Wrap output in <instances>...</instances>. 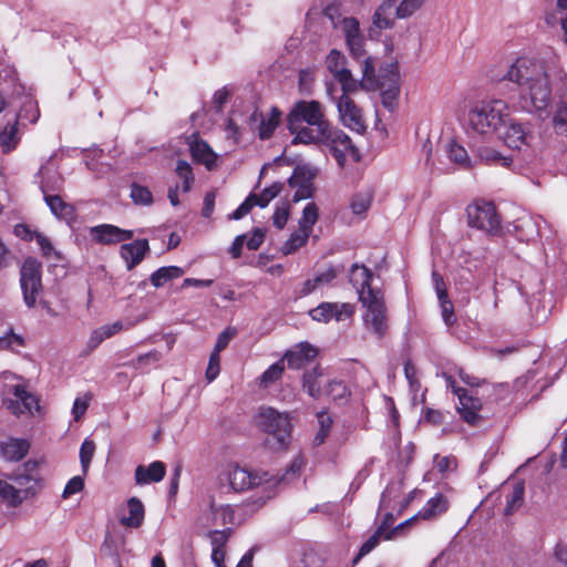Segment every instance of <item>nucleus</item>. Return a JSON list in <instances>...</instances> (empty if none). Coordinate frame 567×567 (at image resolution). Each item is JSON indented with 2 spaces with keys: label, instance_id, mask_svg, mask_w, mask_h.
<instances>
[{
  "label": "nucleus",
  "instance_id": "nucleus-17",
  "mask_svg": "<svg viewBox=\"0 0 567 567\" xmlns=\"http://www.w3.org/2000/svg\"><path fill=\"white\" fill-rule=\"evenodd\" d=\"M150 250L147 239H137L130 244H123L120 248V255L126 262V268L132 270L145 257Z\"/></svg>",
  "mask_w": 567,
  "mask_h": 567
},
{
  "label": "nucleus",
  "instance_id": "nucleus-36",
  "mask_svg": "<svg viewBox=\"0 0 567 567\" xmlns=\"http://www.w3.org/2000/svg\"><path fill=\"white\" fill-rule=\"evenodd\" d=\"M447 511V501L442 494H436L434 497L430 498L424 506V508L420 512V516L424 519H429L435 516H439Z\"/></svg>",
  "mask_w": 567,
  "mask_h": 567
},
{
  "label": "nucleus",
  "instance_id": "nucleus-47",
  "mask_svg": "<svg viewBox=\"0 0 567 567\" xmlns=\"http://www.w3.org/2000/svg\"><path fill=\"white\" fill-rule=\"evenodd\" d=\"M130 197L136 205L150 206L153 203V195L151 190L147 187L136 183L131 185Z\"/></svg>",
  "mask_w": 567,
  "mask_h": 567
},
{
  "label": "nucleus",
  "instance_id": "nucleus-27",
  "mask_svg": "<svg viewBox=\"0 0 567 567\" xmlns=\"http://www.w3.org/2000/svg\"><path fill=\"white\" fill-rule=\"evenodd\" d=\"M281 115L282 113L277 107H272L268 117L264 118L262 115L259 114L258 111L256 110L251 114L250 121L257 122L260 120L258 135L261 140H267L272 135L274 131L278 126Z\"/></svg>",
  "mask_w": 567,
  "mask_h": 567
},
{
  "label": "nucleus",
  "instance_id": "nucleus-57",
  "mask_svg": "<svg viewBox=\"0 0 567 567\" xmlns=\"http://www.w3.org/2000/svg\"><path fill=\"white\" fill-rule=\"evenodd\" d=\"M255 196L248 195V197L231 213L229 216L230 219H241L244 216H246L255 205Z\"/></svg>",
  "mask_w": 567,
  "mask_h": 567
},
{
  "label": "nucleus",
  "instance_id": "nucleus-52",
  "mask_svg": "<svg viewBox=\"0 0 567 567\" xmlns=\"http://www.w3.org/2000/svg\"><path fill=\"white\" fill-rule=\"evenodd\" d=\"M326 64L330 73L336 76L340 71L346 69V58L341 52L331 50L327 56Z\"/></svg>",
  "mask_w": 567,
  "mask_h": 567
},
{
  "label": "nucleus",
  "instance_id": "nucleus-43",
  "mask_svg": "<svg viewBox=\"0 0 567 567\" xmlns=\"http://www.w3.org/2000/svg\"><path fill=\"white\" fill-rule=\"evenodd\" d=\"M340 84L342 89V94H351L362 87L361 81L355 80L349 69H344L340 71L336 76H333Z\"/></svg>",
  "mask_w": 567,
  "mask_h": 567
},
{
  "label": "nucleus",
  "instance_id": "nucleus-19",
  "mask_svg": "<svg viewBox=\"0 0 567 567\" xmlns=\"http://www.w3.org/2000/svg\"><path fill=\"white\" fill-rule=\"evenodd\" d=\"M288 183L290 187L297 188L292 196L293 203L310 198L313 194L311 179L306 176L303 168L297 167Z\"/></svg>",
  "mask_w": 567,
  "mask_h": 567
},
{
  "label": "nucleus",
  "instance_id": "nucleus-1",
  "mask_svg": "<svg viewBox=\"0 0 567 567\" xmlns=\"http://www.w3.org/2000/svg\"><path fill=\"white\" fill-rule=\"evenodd\" d=\"M504 79L518 86L517 104L526 112H546L551 103V85L542 60L520 56L508 68Z\"/></svg>",
  "mask_w": 567,
  "mask_h": 567
},
{
  "label": "nucleus",
  "instance_id": "nucleus-42",
  "mask_svg": "<svg viewBox=\"0 0 567 567\" xmlns=\"http://www.w3.org/2000/svg\"><path fill=\"white\" fill-rule=\"evenodd\" d=\"M285 371L284 360H278L271 364L259 378V384L261 388H268L276 381H278Z\"/></svg>",
  "mask_w": 567,
  "mask_h": 567
},
{
  "label": "nucleus",
  "instance_id": "nucleus-4",
  "mask_svg": "<svg viewBox=\"0 0 567 567\" xmlns=\"http://www.w3.org/2000/svg\"><path fill=\"white\" fill-rule=\"evenodd\" d=\"M303 465V460L296 457L280 478L269 475L267 472H252L246 467L234 465L228 468L227 480L229 486L235 492H244L257 487H262L264 491L270 492L280 482L292 481L299 474Z\"/></svg>",
  "mask_w": 567,
  "mask_h": 567
},
{
  "label": "nucleus",
  "instance_id": "nucleus-8",
  "mask_svg": "<svg viewBox=\"0 0 567 567\" xmlns=\"http://www.w3.org/2000/svg\"><path fill=\"white\" fill-rule=\"evenodd\" d=\"M315 144H323L329 147L340 167H344L348 156L354 162L360 161V153L351 138L343 131L332 128L331 125L327 128L326 135Z\"/></svg>",
  "mask_w": 567,
  "mask_h": 567
},
{
  "label": "nucleus",
  "instance_id": "nucleus-15",
  "mask_svg": "<svg viewBox=\"0 0 567 567\" xmlns=\"http://www.w3.org/2000/svg\"><path fill=\"white\" fill-rule=\"evenodd\" d=\"M90 236L97 244L112 245L132 239L134 233L111 224H102L91 227Z\"/></svg>",
  "mask_w": 567,
  "mask_h": 567
},
{
  "label": "nucleus",
  "instance_id": "nucleus-20",
  "mask_svg": "<svg viewBox=\"0 0 567 567\" xmlns=\"http://www.w3.org/2000/svg\"><path fill=\"white\" fill-rule=\"evenodd\" d=\"M514 229L520 241H533L539 236V217L524 215L515 221Z\"/></svg>",
  "mask_w": 567,
  "mask_h": 567
},
{
  "label": "nucleus",
  "instance_id": "nucleus-29",
  "mask_svg": "<svg viewBox=\"0 0 567 567\" xmlns=\"http://www.w3.org/2000/svg\"><path fill=\"white\" fill-rule=\"evenodd\" d=\"M128 516L121 518V524L130 528H138L145 516L143 503L137 497H131L127 501Z\"/></svg>",
  "mask_w": 567,
  "mask_h": 567
},
{
  "label": "nucleus",
  "instance_id": "nucleus-2",
  "mask_svg": "<svg viewBox=\"0 0 567 567\" xmlns=\"http://www.w3.org/2000/svg\"><path fill=\"white\" fill-rule=\"evenodd\" d=\"M329 126L322 104L315 100L296 102L287 115L292 144H315L326 135Z\"/></svg>",
  "mask_w": 567,
  "mask_h": 567
},
{
  "label": "nucleus",
  "instance_id": "nucleus-41",
  "mask_svg": "<svg viewBox=\"0 0 567 567\" xmlns=\"http://www.w3.org/2000/svg\"><path fill=\"white\" fill-rule=\"evenodd\" d=\"M318 218H319L318 206L313 202L308 203L302 210L301 218L299 219L300 230H306L311 234L312 227L318 221Z\"/></svg>",
  "mask_w": 567,
  "mask_h": 567
},
{
  "label": "nucleus",
  "instance_id": "nucleus-53",
  "mask_svg": "<svg viewBox=\"0 0 567 567\" xmlns=\"http://www.w3.org/2000/svg\"><path fill=\"white\" fill-rule=\"evenodd\" d=\"M162 359V353L157 350H152L147 353L138 355L131 362L134 369H143L147 365L155 364Z\"/></svg>",
  "mask_w": 567,
  "mask_h": 567
},
{
  "label": "nucleus",
  "instance_id": "nucleus-9",
  "mask_svg": "<svg viewBox=\"0 0 567 567\" xmlns=\"http://www.w3.org/2000/svg\"><path fill=\"white\" fill-rule=\"evenodd\" d=\"M42 265L34 258L24 260L20 270V285L28 308H33L42 289Z\"/></svg>",
  "mask_w": 567,
  "mask_h": 567
},
{
  "label": "nucleus",
  "instance_id": "nucleus-34",
  "mask_svg": "<svg viewBox=\"0 0 567 567\" xmlns=\"http://www.w3.org/2000/svg\"><path fill=\"white\" fill-rule=\"evenodd\" d=\"M525 486L523 482H517L513 485L511 492L506 495V506L504 514L506 516L516 512L524 503Z\"/></svg>",
  "mask_w": 567,
  "mask_h": 567
},
{
  "label": "nucleus",
  "instance_id": "nucleus-18",
  "mask_svg": "<svg viewBox=\"0 0 567 567\" xmlns=\"http://www.w3.org/2000/svg\"><path fill=\"white\" fill-rule=\"evenodd\" d=\"M501 138L513 150H522L523 146L528 145V134L525 127L514 121L506 122L505 131L501 134Z\"/></svg>",
  "mask_w": 567,
  "mask_h": 567
},
{
  "label": "nucleus",
  "instance_id": "nucleus-10",
  "mask_svg": "<svg viewBox=\"0 0 567 567\" xmlns=\"http://www.w3.org/2000/svg\"><path fill=\"white\" fill-rule=\"evenodd\" d=\"M467 221L471 227H475L491 235H496L501 227V221L495 206L488 202L475 203L467 207Z\"/></svg>",
  "mask_w": 567,
  "mask_h": 567
},
{
  "label": "nucleus",
  "instance_id": "nucleus-33",
  "mask_svg": "<svg viewBox=\"0 0 567 567\" xmlns=\"http://www.w3.org/2000/svg\"><path fill=\"white\" fill-rule=\"evenodd\" d=\"M184 275V270L177 266L161 267L151 275V284L159 288L172 279L179 278Z\"/></svg>",
  "mask_w": 567,
  "mask_h": 567
},
{
  "label": "nucleus",
  "instance_id": "nucleus-64",
  "mask_svg": "<svg viewBox=\"0 0 567 567\" xmlns=\"http://www.w3.org/2000/svg\"><path fill=\"white\" fill-rule=\"evenodd\" d=\"M546 21L548 24H551V25L559 23L564 31L565 40L567 42V12L559 13V14L550 13L547 16Z\"/></svg>",
  "mask_w": 567,
  "mask_h": 567
},
{
  "label": "nucleus",
  "instance_id": "nucleus-48",
  "mask_svg": "<svg viewBox=\"0 0 567 567\" xmlns=\"http://www.w3.org/2000/svg\"><path fill=\"white\" fill-rule=\"evenodd\" d=\"M384 533V527L380 526L360 547L358 555L353 558L352 564L355 565L359 560L371 553L380 543L381 536Z\"/></svg>",
  "mask_w": 567,
  "mask_h": 567
},
{
  "label": "nucleus",
  "instance_id": "nucleus-12",
  "mask_svg": "<svg viewBox=\"0 0 567 567\" xmlns=\"http://www.w3.org/2000/svg\"><path fill=\"white\" fill-rule=\"evenodd\" d=\"M355 307L349 302H321L309 311L312 320L328 323L332 319L336 321H344L354 315Z\"/></svg>",
  "mask_w": 567,
  "mask_h": 567
},
{
  "label": "nucleus",
  "instance_id": "nucleus-16",
  "mask_svg": "<svg viewBox=\"0 0 567 567\" xmlns=\"http://www.w3.org/2000/svg\"><path fill=\"white\" fill-rule=\"evenodd\" d=\"M317 357V349L307 342H301L295 349L286 352L281 360H286L290 369H301Z\"/></svg>",
  "mask_w": 567,
  "mask_h": 567
},
{
  "label": "nucleus",
  "instance_id": "nucleus-58",
  "mask_svg": "<svg viewBox=\"0 0 567 567\" xmlns=\"http://www.w3.org/2000/svg\"><path fill=\"white\" fill-rule=\"evenodd\" d=\"M84 488V480L81 476H73L65 485L62 493L63 498H69L71 495L81 492Z\"/></svg>",
  "mask_w": 567,
  "mask_h": 567
},
{
  "label": "nucleus",
  "instance_id": "nucleus-55",
  "mask_svg": "<svg viewBox=\"0 0 567 567\" xmlns=\"http://www.w3.org/2000/svg\"><path fill=\"white\" fill-rule=\"evenodd\" d=\"M327 394L333 400H342L349 395V390L342 381H331L327 386Z\"/></svg>",
  "mask_w": 567,
  "mask_h": 567
},
{
  "label": "nucleus",
  "instance_id": "nucleus-63",
  "mask_svg": "<svg viewBox=\"0 0 567 567\" xmlns=\"http://www.w3.org/2000/svg\"><path fill=\"white\" fill-rule=\"evenodd\" d=\"M215 199H216V193L214 190L208 192L205 195L204 203H203V209H202V215L205 218H209L213 215L214 208H215Z\"/></svg>",
  "mask_w": 567,
  "mask_h": 567
},
{
  "label": "nucleus",
  "instance_id": "nucleus-3",
  "mask_svg": "<svg viewBox=\"0 0 567 567\" xmlns=\"http://www.w3.org/2000/svg\"><path fill=\"white\" fill-rule=\"evenodd\" d=\"M357 270L361 271L362 277L361 288L358 290L359 299L367 307V312L363 317L364 323L370 331L380 338L384 336L388 329L383 292L371 287L373 275L369 268L358 264L352 265L351 274H354Z\"/></svg>",
  "mask_w": 567,
  "mask_h": 567
},
{
  "label": "nucleus",
  "instance_id": "nucleus-11",
  "mask_svg": "<svg viewBox=\"0 0 567 567\" xmlns=\"http://www.w3.org/2000/svg\"><path fill=\"white\" fill-rule=\"evenodd\" d=\"M443 377L446 381L447 388H450L458 398L460 405L457 406V410L462 419L471 425H476L481 420V416L478 415V411L482 408L480 399L468 395L465 389L457 386L455 380L451 375L443 373Z\"/></svg>",
  "mask_w": 567,
  "mask_h": 567
},
{
  "label": "nucleus",
  "instance_id": "nucleus-59",
  "mask_svg": "<svg viewBox=\"0 0 567 567\" xmlns=\"http://www.w3.org/2000/svg\"><path fill=\"white\" fill-rule=\"evenodd\" d=\"M219 353H217V351H213L209 357V362L206 370V379L208 380V382L214 381L219 374Z\"/></svg>",
  "mask_w": 567,
  "mask_h": 567
},
{
  "label": "nucleus",
  "instance_id": "nucleus-44",
  "mask_svg": "<svg viewBox=\"0 0 567 567\" xmlns=\"http://www.w3.org/2000/svg\"><path fill=\"white\" fill-rule=\"evenodd\" d=\"M284 188L282 183H274L271 186L265 188L260 194H249L255 196V205L265 208L275 197H277Z\"/></svg>",
  "mask_w": 567,
  "mask_h": 567
},
{
  "label": "nucleus",
  "instance_id": "nucleus-30",
  "mask_svg": "<svg viewBox=\"0 0 567 567\" xmlns=\"http://www.w3.org/2000/svg\"><path fill=\"white\" fill-rule=\"evenodd\" d=\"M555 128L567 136V78L563 79V89L559 94V103L553 118Z\"/></svg>",
  "mask_w": 567,
  "mask_h": 567
},
{
  "label": "nucleus",
  "instance_id": "nucleus-31",
  "mask_svg": "<svg viewBox=\"0 0 567 567\" xmlns=\"http://www.w3.org/2000/svg\"><path fill=\"white\" fill-rule=\"evenodd\" d=\"M44 200L51 213L60 219L70 220L73 218V207L65 203L59 195L52 194L44 196Z\"/></svg>",
  "mask_w": 567,
  "mask_h": 567
},
{
  "label": "nucleus",
  "instance_id": "nucleus-50",
  "mask_svg": "<svg viewBox=\"0 0 567 567\" xmlns=\"http://www.w3.org/2000/svg\"><path fill=\"white\" fill-rule=\"evenodd\" d=\"M94 453L95 443L90 439H85L80 447V462L83 474L87 473Z\"/></svg>",
  "mask_w": 567,
  "mask_h": 567
},
{
  "label": "nucleus",
  "instance_id": "nucleus-23",
  "mask_svg": "<svg viewBox=\"0 0 567 567\" xmlns=\"http://www.w3.org/2000/svg\"><path fill=\"white\" fill-rule=\"evenodd\" d=\"M40 188L44 196L52 195L53 192H59L63 186V178L55 168L49 164L42 165L39 169Z\"/></svg>",
  "mask_w": 567,
  "mask_h": 567
},
{
  "label": "nucleus",
  "instance_id": "nucleus-32",
  "mask_svg": "<svg viewBox=\"0 0 567 567\" xmlns=\"http://www.w3.org/2000/svg\"><path fill=\"white\" fill-rule=\"evenodd\" d=\"M332 10L333 9L328 8L326 11V14L330 18L334 28H338V27L341 28V30L346 37V40L361 34L360 23L357 18L347 17V18H342L340 20H336L331 13Z\"/></svg>",
  "mask_w": 567,
  "mask_h": 567
},
{
  "label": "nucleus",
  "instance_id": "nucleus-46",
  "mask_svg": "<svg viewBox=\"0 0 567 567\" xmlns=\"http://www.w3.org/2000/svg\"><path fill=\"white\" fill-rule=\"evenodd\" d=\"M426 0H401L395 8V18L408 19L419 11Z\"/></svg>",
  "mask_w": 567,
  "mask_h": 567
},
{
  "label": "nucleus",
  "instance_id": "nucleus-6",
  "mask_svg": "<svg viewBox=\"0 0 567 567\" xmlns=\"http://www.w3.org/2000/svg\"><path fill=\"white\" fill-rule=\"evenodd\" d=\"M256 423L267 437L265 444L274 451L285 449L290 439L291 423L287 412L271 406H261L256 415Z\"/></svg>",
  "mask_w": 567,
  "mask_h": 567
},
{
  "label": "nucleus",
  "instance_id": "nucleus-22",
  "mask_svg": "<svg viewBox=\"0 0 567 567\" xmlns=\"http://www.w3.org/2000/svg\"><path fill=\"white\" fill-rule=\"evenodd\" d=\"M37 467V463L27 462L22 466L18 467L9 477L14 484L17 488H25L33 487L34 495L39 489V480L35 475L30 473L32 470Z\"/></svg>",
  "mask_w": 567,
  "mask_h": 567
},
{
  "label": "nucleus",
  "instance_id": "nucleus-61",
  "mask_svg": "<svg viewBox=\"0 0 567 567\" xmlns=\"http://www.w3.org/2000/svg\"><path fill=\"white\" fill-rule=\"evenodd\" d=\"M234 336H235V330L230 329V328H227L221 333H219L216 344H215V348H214V351H217V353H220V351H223L224 349L227 348V346L229 344V342L234 338Z\"/></svg>",
  "mask_w": 567,
  "mask_h": 567
},
{
  "label": "nucleus",
  "instance_id": "nucleus-49",
  "mask_svg": "<svg viewBox=\"0 0 567 567\" xmlns=\"http://www.w3.org/2000/svg\"><path fill=\"white\" fill-rule=\"evenodd\" d=\"M175 173L183 181V192H189L194 182V174L189 163H187L186 161H178L175 168Z\"/></svg>",
  "mask_w": 567,
  "mask_h": 567
},
{
  "label": "nucleus",
  "instance_id": "nucleus-24",
  "mask_svg": "<svg viewBox=\"0 0 567 567\" xmlns=\"http://www.w3.org/2000/svg\"><path fill=\"white\" fill-rule=\"evenodd\" d=\"M34 496L33 487L17 488L14 485L0 478V497L7 501L11 506L17 507L23 501Z\"/></svg>",
  "mask_w": 567,
  "mask_h": 567
},
{
  "label": "nucleus",
  "instance_id": "nucleus-54",
  "mask_svg": "<svg viewBox=\"0 0 567 567\" xmlns=\"http://www.w3.org/2000/svg\"><path fill=\"white\" fill-rule=\"evenodd\" d=\"M350 206L354 215H363L371 206V196L369 194H357L352 197Z\"/></svg>",
  "mask_w": 567,
  "mask_h": 567
},
{
  "label": "nucleus",
  "instance_id": "nucleus-35",
  "mask_svg": "<svg viewBox=\"0 0 567 567\" xmlns=\"http://www.w3.org/2000/svg\"><path fill=\"white\" fill-rule=\"evenodd\" d=\"M190 152L193 157L205 164L206 167L210 168L216 162V155L204 141H196L190 145Z\"/></svg>",
  "mask_w": 567,
  "mask_h": 567
},
{
  "label": "nucleus",
  "instance_id": "nucleus-39",
  "mask_svg": "<svg viewBox=\"0 0 567 567\" xmlns=\"http://www.w3.org/2000/svg\"><path fill=\"white\" fill-rule=\"evenodd\" d=\"M320 374L321 373L318 368H313L303 373V390L313 399H318L321 394V388L320 384L318 383V378L320 377Z\"/></svg>",
  "mask_w": 567,
  "mask_h": 567
},
{
  "label": "nucleus",
  "instance_id": "nucleus-45",
  "mask_svg": "<svg viewBox=\"0 0 567 567\" xmlns=\"http://www.w3.org/2000/svg\"><path fill=\"white\" fill-rule=\"evenodd\" d=\"M19 142L17 121L14 123H8L0 132V145L6 150L10 151L17 146Z\"/></svg>",
  "mask_w": 567,
  "mask_h": 567
},
{
  "label": "nucleus",
  "instance_id": "nucleus-62",
  "mask_svg": "<svg viewBox=\"0 0 567 567\" xmlns=\"http://www.w3.org/2000/svg\"><path fill=\"white\" fill-rule=\"evenodd\" d=\"M18 117L25 118V120L30 121L31 123H34V122H37V120L39 117V111L37 110V107L34 106V104L32 102H28L21 109Z\"/></svg>",
  "mask_w": 567,
  "mask_h": 567
},
{
  "label": "nucleus",
  "instance_id": "nucleus-37",
  "mask_svg": "<svg viewBox=\"0 0 567 567\" xmlns=\"http://www.w3.org/2000/svg\"><path fill=\"white\" fill-rule=\"evenodd\" d=\"M446 153L449 155V158L453 163L460 165L462 168L467 169L472 167L471 158L467 154V151L455 141L449 142L446 146Z\"/></svg>",
  "mask_w": 567,
  "mask_h": 567
},
{
  "label": "nucleus",
  "instance_id": "nucleus-26",
  "mask_svg": "<svg viewBox=\"0 0 567 567\" xmlns=\"http://www.w3.org/2000/svg\"><path fill=\"white\" fill-rule=\"evenodd\" d=\"M30 444L23 439H9L0 446L1 455L9 462L21 461L29 452Z\"/></svg>",
  "mask_w": 567,
  "mask_h": 567
},
{
  "label": "nucleus",
  "instance_id": "nucleus-28",
  "mask_svg": "<svg viewBox=\"0 0 567 567\" xmlns=\"http://www.w3.org/2000/svg\"><path fill=\"white\" fill-rule=\"evenodd\" d=\"M474 152L476 157L487 165L507 167L512 163L511 157L503 155L501 152L487 145L477 146Z\"/></svg>",
  "mask_w": 567,
  "mask_h": 567
},
{
  "label": "nucleus",
  "instance_id": "nucleus-14",
  "mask_svg": "<svg viewBox=\"0 0 567 567\" xmlns=\"http://www.w3.org/2000/svg\"><path fill=\"white\" fill-rule=\"evenodd\" d=\"M336 103L343 125L357 133L364 132L365 125L361 110L354 104L352 99L347 94H342L336 100Z\"/></svg>",
  "mask_w": 567,
  "mask_h": 567
},
{
  "label": "nucleus",
  "instance_id": "nucleus-40",
  "mask_svg": "<svg viewBox=\"0 0 567 567\" xmlns=\"http://www.w3.org/2000/svg\"><path fill=\"white\" fill-rule=\"evenodd\" d=\"M310 233L300 230V228L292 233L289 239L282 245L281 252L284 255L293 254L300 247L305 246L309 239Z\"/></svg>",
  "mask_w": 567,
  "mask_h": 567
},
{
  "label": "nucleus",
  "instance_id": "nucleus-13",
  "mask_svg": "<svg viewBox=\"0 0 567 567\" xmlns=\"http://www.w3.org/2000/svg\"><path fill=\"white\" fill-rule=\"evenodd\" d=\"M11 391L16 399L7 402V409L13 415L19 416L23 413L33 414L40 411L38 396L29 392L24 385L16 384L12 386Z\"/></svg>",
  "mask_w": 567,
  "mask_h": 567
},
{
  "label": "nucleus",
  "instance_id": "nucleus-38",
  "mask_svg": "<svg viewBox=\"0 0 567 567\" xmlns=\"http://www.w3.org/2000/svg\"><path fill=\"white\" fill-rule=\"evenodd\" d=\"M209 508L214 520H220L221 525L233 524L235 512L229 504H217L216 501L210 497Z\"/></svg>",
  "mask_w": 567,
  "mask_h": 567
},
{
  "label": "nucleus",
  "instance_id": "nucleus-5",
  "mask_svg": "<svg viewBox=\"0 0 567 567\" xmlns=\"http://www.w3.org/2000/svg\"><path fill=\"white\" fill-rule=\"evenodd\" d=\"M361 85L365 90H380L382 104L388 110H393L400 93V74L398 65L388 64L379 70L374 76V65L370 58L364 60Z\"/></svg>",
  "mask_w": 567,
  "mask_h": 567
},
{
  "label": "nucleus",
  "instance_id": "nucleus-21",
  "mask_svg": "<svg viewBox=\"0 0 567 567\" xmlns=\"http://www.w3.org/2000/svg\"><path fill=\"white\" fill-rule=\"evenodd\" d=\"M166 473L165 464L155 461L148 466L138 465L135 468V482L137 485H146L152 482H161Z\"/></svg>",
  "mask_w": 567,
  "mask_h": 567
},
{
  "label": "nucleus",
  "instance_id": "nucleus-7",
  "mask_svg": "<svg viewBox=\"0 0 567 567\" xmlns=\"http://www.w3.org/2000/svg\"><path fill=\"white\" fill-rule=\"evenodd\" d=\"M508 106L503 100H492L474 105L468 112V126L480 135H489L506 124Z\"/></svg>",
  "mask_w": 567,
  "mask_h": 567
},
{
  "label": "nucleus",
  "instance_id": "nucleus-25",
  "mask_svg": "<svg viewBox=\"0 0 567 567\" xmlns=\"http://www.w3.org/2000/svg\"><path fill=\"white\" fill-rule=\"evenodd\" d=\"M398 0H383L377 8L372 22L378 29H391L394 25Z\"/></svg>",
  "mask_w": 567,
  "mask_h": 567
},
{
  "label": "nucleus",
  "instance_id": "nucleus-60",
  "mask_svg": "<svg viewBox=\"0 0 567 567\" xmlns=\"http://www.w3.org/2000/svg\"><path fill=\"white\" fill-rule=\"evenodd\" d=\"M440 306L442 309V317L446 326H452L455 322L453 305L449 300V298H444L440 300Z\"/></svg>",
  "mask_w": 567,
  "mask_h": 567
},
{
  "label": "nucleus",
  "instance_id": "nucleus-51",
  "mask_svg": "<svg viewBox=\"0 0 567 567\" xmlns=\"http://www.w3.org/2000/svg\"><path fill=\"white\" fill-rule=\"evenodd\" d=\"M23 346V338L14 333L12 330L0 337V350L18 351Z\"/></svg>",
  "mask_w": 567,
  "mask_h": 567
},
{
  "label": "nucleus",
  "instance_id": "nucleus-56",
  "mask_svg": "<svg viewBox=\"0 0 567 567\" xmlns=\"http://www.w3.org/2000/svg\"><path fill=\"white\" fill-rule=\"evenodd\" d=\"M290 207L288 204H282L281 206H277L272 216L274 225L278 229H282L289 218Z\"/></svg>",
  "mask_w": 567,
  "mask_h": 567
}]
</instances>
